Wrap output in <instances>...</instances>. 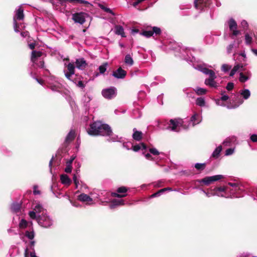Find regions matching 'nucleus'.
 <instances>
[{"instance_id":"1","label":"nucleus","mask_w":257,"mask_h":257,"mask_svg":"<svg viewBox=\"0 0 257 257\" xmlns=\"http://www.w3.org/2000/svg\"><path fill=\"white\" fill-rule=\"evenodd\" d=\"M87 133L91 136H109V141H118V137L112 135V132L109 126L102 123L100 121H95L90 124V128Z\"/></svg>"},{"instance_id":"2","label":"nucleus","mask_w":257,"mask_h":257,"mask_svg":"<svg viewBox=\"0 0 257 257\" xmlns=\"http://www.w3.org/2000/svg\"><path fill=\"white\" fill-rule=\"evenodd\" d=\"M35 219L36 220L39 225L44 228H49L53 224L52 218L48 215L47 212L38 215V217Z\"/></svg>"},{"instance_id":"3","label":"nucleus","mask_w":257,"mask_h":257,"mask_svg":"<svg viewBox=\"0 0 257 257\" xmlns=\"http://www.w3.org/2000/svg\"><path fill=\"white\" fill-rule=\"evenodd\" d=\"M186 56L188 57V58H185V59L187 61H189V59H188L189 58L190 59L189 60V61L191 63H192V66L195 69L200 71V72H202L203 73H204L206 75L207 74V73H208L210 71H211L212 70L211 69H209L207 68H206V65L204 63H202V64L196 63L195 62V58L194 57L192 56V57L191 58H190L189 57V55H190L191 56H192V55L191 54L190 49H186Z\"/></svg>"},{"instance_id":"4","label":"nucleus","mask_w":257,"mask_h":257,"mask_svg":"<svg viewBox=\"0 0 257 257\" xmlns=\"http://www.w3.org/2000/svg\"><path fill=\"white\" fill-rule=\"evenodd\" d=\"M32 210L29 212V215L32 219H35L40 213H44L47 210L43 207L42 204L38 201H34L32 205Z\"/></svg>"},{"instance_id":"5","label":"nucleus","mask_w":257,"mask_h":257,"mask_svg":"<svg viewBox=\"0 0 257 257\" xmlns=\"http://www.w3.org/2000/svg\"><path fill=\"white\" fill-rule=\"evenodd\" d=\"M15 15L13 17L14 31L16 33L20 32V26L18 21H23L24 18V10L21 6L16 9Z\"/></svg>"},{"instance_id":"6","label":"nucleus","mask_w":257,"mask_h":257,"mask_svg":"<svg viewBox=\"0 0 257 257\" xmlns=\"http://www.w3.org/2000/svg\"><path fill=\"white\" fill-rule=\"evenodd\" d=\"M44 54L42 52L33 51L31 57L32 62L40 68H44Z\"/></svg>"},{"instance_id":"7","label":"nucleus","mask_w":257,"mask_h":257,"mask_svg":"<svg viewBox=\"0 0 257 257\" xmlns=\"http://www.w3.org/2000/svg\"><path fill=\"white\" fill-rule=\"evenodd\" d=\"M215 102L217 105L225 106L228 109H231L237 108L243 103L244 101L240 98H236L235 99H231L227 105L221 102L220 99H215Z\"/></svg>"},{"instance_id":"8","label":"nucleus","mask_w":257,"mask_h":257,"mask_svg":"<svg viewBox=\"0 0 257 257\" xmlns=\"http://www.w3.org/2000/svg\"><path fill=\"white\" fill-rule=\"evenodd\" d=\"M183 121L180 118L171 119L168 122V125L165 128L174 131L178 132L181 130L182 127H183Z\"/></svg>"},{"instance_id":"9","label":"nucleus","mask_w":257,"mask_h":257,"mask_svg":"<svg viewBox=\"0 0 257 257\" xmlns=\"http://www.w3.org/2000/svg\"><path fill=\"white\" fill-rule=\"evenodd\" d=\"M229 189L228 193L229 192L230 197H240V191L241 190V186L235 183H228Z\"/></svg>"},{"instance_id":"10","label":"nucleus","mask_w":257,"mask_h":257,"mask_svg":"<svg viewBox=\"0 0 257 257\" xmlns=\"http://www.w3.org/2000/svg\"><path fill=\"white\" fill-rule=\"evenodd\" d=\"M207 75H209V78L205 80V84L212 88L218 87L219 84L215 81V79L217 77L215 72L212 70L208 73H207Z\"/></svg>"},{"instance_id":"11","label":"nucleus","mask_w":257,"mask_h":257,"mask_svg":"<svg viewBox=\"0 0 257 257\" xmlns=\"http://www.w3.org/2000/svg\"><path fill=\"white\" fill-rule=\"evenodd\" d=\"M101 93L105 98L111 99L116 96L117 90L115 87L111 86L107 88L103 89L102 90Z\"/></svg>"},{"instance_id":"12","label":"nucleus","mask_w":257,"mask_h":257,"mask_svg":"<svg viewBox=\"0 0 257 257\" xmlns=\"http://www.w3.org/2000/svg\"><path fill=\"white\" fill-rule=\"evenodd\" d=\"M224 177L222 175H216L212 176L206 177L202 179L199 180L197 181L200 183H203L206 185H209L212 182L217 181L223 178Z\"/></svg>"},{"instance_id":"13","label":"nucleus","mask_w":257,"mask_h":257,"mask_svg":"<svg viewBox=\"0 0 257 257\" xmlns=\"http://www.w3.org/2000/svg\"><path fill=\"white\" fill-rule=\"evenodd\" d=\"M67 67V71L64 70L65 77L69 80H72L74 77L75 66L74 64L69 63L67 65L65 64Z\"/></svg>"},{"instance_id":"14","label":"nucleus","mask_w":257,"mask_h":257,"mask_svg":"<svg viewBox=\"0 0 257 257\" xmlns=\"http://www.w3.org/2000/svg\"><path fill=\"white\" fill-rule=\"evenodd\" d=\"M229 30L232 32L231 37L234 39V36H236L240 34V31L237 29V23L233 19H230L228 22Z\"/></svg>"},{"instance_id":"15","label":"nucleus","mask_w":257,"mask_h":257,"mask_svg":"<svg viewBox=\"0 0 257 257\" xmlns=\"http://www.w3.org/2000/svg\"><path fill=\"white\" fill-rule=\"evenodd\" d=\"M211 0H195L194 5L196 9L202 11L204 8L209 7Z\"/></svg>"},{"instance_id":"16","label":"nucleus","mask_w":257,"mask_h":257,"mask_svg":"<svg viewBox=\"0 0 257 257\" xmlns=\"http://www.w3.org/2000/svg\"><path fill=\"white\" fill-rule=\"evenodd\" d=\"M87 14L85 13H77L72 15V19L75 23L83 24L85 22Z\"/></svg>"},{"instance_id":"17","label":"nucleus","mask_w":257,"mask_h":257,"mask_svg":"<svg viewBox=\"0 0 257 257\" xmlns=\"http://www.w3.org/2000/svg\"><path fill=\"white\" fill-rule=\"evenodd\" d=\"M78 199L87 205L93 204L92 198L85 193H81L78 196Z\"/></svg>"},{"instance_id":"18","label":"nucleus","mask_w":257,"mask_h":257,"mask_svg":"<svg viewBox=\"0 0 257 257\" xmlns=\"http://www.w3.org/2000/svg\"><path fill=\"white\" fill-rule=\"evenodd\" d=\"M127 189L125 187H120L117 189V193H112V196L118 198H122L126 196L125 193Z\"/></svg>"},{"instance_id":"19","label":"nucleus","mask_w":257,"mask_h":257,"mask_svg":"<svg viewBox=\"0 0 257 257\" xmlns=\"http://www.w3.org/2000/svg\"><path fill=\"white\" fill-rule=\"evenodd\" d=\"M48 84L49 87L53 91H60L62 88L61 84L56 80H50Z\"/></svg>"},{"instance_id":"20","label":"nucleus","mask_w":257,"mask_h":257,"mask_svg":"<svg viewBox=\"0 0 257 257\" xmlns=\"http://www.w3.org/2000/svg\"><path fill=\"white\" fill-rule=\"evenodd\" d=\"M126 75V72L121 67L118 68L112 73V76L117 79H123L125 77Z\"/></svg>"},{"instance_id":"21","label":"nucleus","mask_w":257,"mask_h":257,"mask_svg":"<svg viewBox=\"0 0 257 257\" xmlns=\"http://www.w3.org/2000/svg\"><path fill=\"white\" fill-rule=\"evenodd\" d=\"M228 189H229L228 186H227L225 187H215L213 189V191L215 192V193L225 195L226 196H224V197H229V196L228 194Z\"/></svg>"},{"instance_id":"22","label":"nucleus","mask_w":257,"mask_h":257,"mask_svg":"<svg viewBox=\"0 0 257 257\" xmlns=\"http://www.w3.org/2000/svg\"><path fill=\"white\" fill-rule=\"evenodd\" d=\"M76 67L80 69L83 70L87 66V63L84 58H80L76 59L75 61Z\"/></svg>"},{"instance_id":"23","label":"nucleus","mask_w":257,"mask_h":257,"mask_svg":"<svg viewBox=\"0 0 257 257\" xmlns=\"http://www.w3.org/2000/svg\"><path fill=\"white\" fill-rule=\"evenodd\" d=\"M125 201L123 199H114L111 201V204L109 205L110 209H114L116 206L123 205L125 204Z\"/></svg>"},{"instance_id":"24","label":"nucleus","mask_w":257,"mask_h":257,"mask_svg":"<svg viewBox=\"0 0 257 257\" xmlns=\"http://www.w3.org/2000/svg\"><path fill=\"white\" fill-rule=\"evenodd\" d=\"M200 190L207 197H210L211 196H226L225 195L219 194V193H215V192L213 191V189H208L207 191L204 190L202 189H201Z\"/></svg>"},{"instance_id":"25","label":"nucleus","mask_w":257,"mask_h":257,"mask_svg":"<svg viewBox=\"0 0 257 257\" xmlns=\"http://www.w3.org/2000/svg\"><path fill=\"white\" fill-rule=\"evenodd\" d=\"M244 69L243 68V65L240 64H237L236 65H235L233 67V68L231 69V70L230 72V74H229V76L232 77L237 72H239V71H244Z\"/></svg>"},{"instance_id":"26","label":"nucleus","mask_w":257,"mask_h":257,"mask_svg":"<svg viewBox=\"0 0 257 257\" xmlns=\"http://www.w3.org/2000/svg\"><path fill=\"white\" fill-rule=\"evenodd\" d=\"M202 120L201 116L197 113H195L191 117L190 122L192 123V125L199 123Z\"/></svg>"},{"instance_id":"27","label":"nucleus","mask_w":257,"mask_h":257,"mask_svg":"<svg viewBox=\"0 0 257 257\" xmlns=\"http://www.w3.org/2000/svg\"><path fill=\"white\" fill-rule=\"evenodd\" d=\"M60 180L62 184L66 186H69L71 183V179L66 174H62L60 176Z\"/></svg>"},{"instance_id":"28","label":"nucleus","mask_w":257,"mask_h":257,"mask_svg":"<svg viewBox=\"0 0 257 257\" xmlns=\"http://www.w3.org/2000/svg\"><path fill=\"white\" fill-rule=\"evenodd\" d=\"M239 94L242 97L241 99L243 100V99L245 100L248 99L250 96V92L248 89H244L240 90Z\"/></svg>"},{"instance_id":"29","label":"nucleus","mask_w":257,"mask_h":257,"mask_svg":"<svg viewBox=\"0 0 257 257\" xmlns=\"http://www.w3.org/2000/svg\"><path fill=\"white\" fill-rule=\"evenodd\" d=\"M114 31L115 34L120 35L122 37H125L124 29L122 26L119 25L115 26Z\"/></svg>"},{"instance_id":"30","label":"nucleus","mask_w":257,"mask_h":257,"mask_svg":"<svg viewBox=\"0 0 257 257\" xmlns=\"http://www.w3.org/2000/svg\"><path fill=\"white\" fill-rule=\"evenodd\" d=\"M134 133L133 134V139L137 141H140L142 138V133L137 131L136 128L133 129Z\"/></svg>"},{"instance_id":"31","label":"nucleus","mask_w":257,"mask_h":257,"mask_svg":"<svg viewBox=\"0 0 257 257\" xmlns=\"http://www.w3.org/2000/svg\"><path fill=\"white\" fill-rule=\"evenodd\" d=\"M132 148L134 151L138 152L139 150H145L147 149V146L144 143H141L136 145L133 146L132 145Z\"/></svg>"},{"instance_id":"32","label":"nucleus","mask_w":257,"mask_h":257,"mask_svg":"<svg viewBox=\"0 0 257 257\" xmlns=\"http://www.w3.org/2000/svg\"><path fill=\"white\" fill-rule=\"evenodd\" d=\"M12 211L15 213H19L21 211V204L19 203H13L11 206Z\"/></svg>"},{"instance_id":"33","label":"nucleus","mask_w":257,"mask_h":257,"mask_svg":"<svg viewBox=\"0 0 257 257\" xmlns=\"http://www.w3.org/2000/svg\"><path fill=\"white\" fill-rule=\"evenodd\" d=\"M146 158L149 160L154 161L156 162V164L162 159L161 156L153 157L149 153L145 154L143 153Z\"/></svg>"},{"instance_id":"34","label":"nucleus","mask_w":257,"mask_h":257,"mask_svg":"<svg viewBox=\"0 0 257 257\" xmlns=\"http://www.w3.org/2000/svg\"><path fill=\"white\" fill-rule=\"evenodd\" d=\"M75 138V132L73 130H71L68 134L67 135L65 142L66 143H69Z\"/></svg>"},{"instance_id":"35","label":"nucleus","mask_w":257,"mask_h":257,"mask_svg":"<svg viewBox=\"0 0 257 257\" xmlns=\"http://www.w3.org/2000/svg\"><path fill=\"white\" fill-rule=\"evenodd\" d=\"M124 61L126 65L130 66H132L134 64V60L130 54L125 55Z\"/></svg>"},{"instance_id":"36","label":"nucleus","mask_w":257,"mask_h":257,"mask_svg":"<svg viewBox=\"0 0 257 257\" xmlns=\"http://www.w3.org/2000/svg\"><path fill=\"white\" fill-rule=\"evenodd\" d=\"M51 3L56 9H58V7L59 6H65L66 1L65 0H52Z\"/></svg>"},{"instance_id":"37","label":"nucleus","mask_w":257,"mask_h":257,"mask_svg":"<svg viewBox=\"0 0 257 257\" xmlns=\"http://www.w3.org/2000/svg\"><path fill=\"white\" fill-rule=\"evenodd\" d=\"M222 149V148L221 146L220 145L218 146L213 152L212 154V157L214 158H217L219 156Z\"/></svg>"},{"instance_id":"38","label":"nucleus","mask_w":257,"mask_h":257,"mask_svg":"<svg viewBox=\"0 0 257 257\" xmlns=\"http://www.w3.org/2000/svg\"><path fill=\"white\" fill-rule=\"evenodd\" d=\"M196 104L197 105L200 107H204L206 106V102L204 98L203 97H198L196 99Z\"/></svg>"},{"instance_id":"39","label":"nucleus","mask_w":257,"mask_h":257,"mask_svg":"<svg viewBox=\"0 0 257 257\" xmlns=\"http://www.w3.org/2000/svg\"><path fill=\"white\" fill-rule=\"evenodd\" d=\"M194 91L198 95L205 94L207 92V90L206 89L199 87H197L194 88Z\"/></svg>"},{"instance_id":"40","label":"nucleus","mask_w":257,"mask_h":257,"mask_svg":"<svg viewBox=\"0 0 257 257\" xmlns=\"http://www.w3.org/2000/svg\"><path fill=\"white\" fill-rule=\"evenodd\" d=\"M245 43L247 45H250L252 42V36L246 33L245 34L244 36Z\"/></svg>"},{"instance_id":"41","label":"nucleus","mask_w":257,"mask_h":257,"mask_svg":"<svg viewBox=\"0 0 257 257\" xmlns=\"http://www.w3.org/2000/svg\"><path fill=\"white\" fill-rule=\"evenodd\" d=\"M108 65V63L105 62L99 66L98 70L99 71V74H103L104 73L107 69Z\"/></svg>"},{"instance_id":"42","label":"nucleus","mask_w":257,"mask_h":257,"mask_svg":"<svg viewBox=\"0 0 257 257\" xmlns=\"http://www.w3.org/2000/svg\"><path fill=\"white\" fill-rule=\"evenodd\" d=\"M149 152L151 154L154 156H164V154L162 152H159L156 148H150Z\"/></svg>"},{"instance_id":"43","label":"nucleus","mask_w":257,"mask_h":257,"mask_svg":"<svg viewBox=\"0 0 257 257\" xmlns=\"http://www.w3.org/2000/svg\"><path fill=\"white\" fill-rule=\"evenodd\" d=\"M249 79L248 76H246L243 73L240 72L239 73V80L242 83H244Z\"/></svg>"},{"instance_id":"44","label":"nucleus","mask_w":257,"mask_h":257,"mask_svg":"<svg viewBox=\"0 0 257 257\" xmlns=\"http://www.w3.org/2000/svg\"><path fill=\"white\" fill-rule=\"evenodd\" d=\"M29 224V222L24 219H22L19 223V227L20 228H26Z\"/></svg>"},{"instance_id":"45","label":"nucleus","mask_w":257,"mask_h":257,"mask_svg":"<svg viewBox=\"0 0 257 257\" xmlns=\"http://www.w3.org/2000/svg\"><path fill=\"white\" fill-rule=\"evenodd\" d=\"M231 66L229 64H223L221 66V70L222 71L226 73L231 69Z\"/></svg>"},{"instance_id":"46","label":"nucleus","mask_w":257,"mask_h":257,"mask_svg":"<svg viewBox=\"0 0 257 257\" xmlns=\"http://www.w3.org/2000/svg\"><path fill=\"white\" fill-rule=\"evenodd\" d=\"M74 83H75L77 86L83 88L85 87V85L83 84V82L81 80L77 81L74 79V78H72V80H71Z\"/></svg>"},{"instance_id":"47","label":"nucleus","mask_w":257,"mask_h":257,"mask_svg":"<svg viewBox=\"0 0 257 257\" xmlns=\"http://www.w3.org/2000/svg\"><path fill=\"white\" fill-rule=\"evenodd\" d=\"M99 7L102 9L104 11H105V12L106 13H109V14H111L112 15L114 16V13L111 10H110L109 8H108L107 7H105L104 6H103V5L102 4H99Z\"/></svg>"},{"instance_id":"48","label":"nucleus","mask_w":257,"mask_h":257,"mask_svg":"<svg viewBox=\"0 0 257 257\" xmlns=\"http://www.w3.org/2000/svg\"><path fill=\"white\" fill-rule=\"evenodd\" d=\"M235 42H233L230 44L226 48L227 53L228 54H230L232 52L233 49L235 48Z\"/></svg>"},{"instance_id":"49","label":"nucleus","mask_w":257,"mask_h":257,"mask_svg":"<svg viewBox=\"0 0 257 257\" xmlns=\"http://www.w3.org/2000/svg\"><path fill=\"white\" fill-rule=\"evenodd\" d=\"M152 31L153 32V35L155 34L156 36L160 35L162 32L161 29L157 27H153Z\"/></svg>"},{"instance_id":"50","label":"nucleus","mask_w":257,"mask_h":257,"mask_svg":"<svg viewBox=\"0 0 257 257\" xmlns=\"http://www.w3.org/2000/svg\"><path fill=\"white\" fill-rule=\"evenodd\" d=\"M205 163H196L195 164V168L198 170H203L205 168Z\"/></svg>"},{"instance_id":"51","label":"nucleus","mask_w":257,"mask_h":257,"mask_svg":"<svg viewBox=\"0 0 257 257\" xmlns=\"http://www.w3.org/2000/svg\"><path fill=\"white\" fill-rule=\"evenodd\" d=\"M29 253L31 257H38L36 256L34 250L31 251L29 252L28 249L26 248L25 250V257H28Z\"/></svg>"},{"instance_id":"52","label":"nucleus","mask_w":257,"mask_h":257,"mask_svg":"<svg viewBox=\"0 0 257 257\" xmlns=\"http://www.w3.org/2000/svg\"><path fill=\"white\" fill-rule=\"evenodd\" d=\"M25 235L27 236L29 239L32 240L34 237V230H32L31 231H26L25 232Z\"/></svg>"},{"instance_id":"53","label":"nucleus","mask_w":257,"mask_h":257,"mask_svg":"<svg viewBox=\"0 0 257 257\" xmlns=\"http://www.w3.org/2000/svg\"><path fill=\"white\" fill-rule=\"evenodd\" d=\"M141 34L147 38H149L153 36V32H152V31H145L141 33Z\"/></svg>"},{"instance_id":"54","label":"nucleus","mask_w":257,"mask_h":257,"mask_svg":"<svg viewBox=\"0 0 257 257\" xmlns=\"http://www.w3.org/2000/svg\"><path fill=\"white\" fill-rule=\"evenodd\" d=\"M79 176L76 174H74L73 177V180L75 184L76 188L78 187L79 184Z\"/></svg>"},{"instance_id":"55","label":"nucleus","mask_w":257,"mask_h":257,"mask_svg":"<svg viewBox=\"0 0 257 257\" xmlns=\"http://www.w3.org/2000/svg\"><path fill=\"white\" fill-rule=\"evenodd\" d=\"M234 153V148H229L225 151V155L230 156L232 155Z\"/></svg>"},{"instance_id":"56","label":"nucleus","mask_w":257,"mask_h":257,"mask_svg":"<svg viewBox=\"0 0 257 257\" xmlns=\"http://www.w3.org/2000/svg\"><path fill=\"white\" fill-rule=\"evenodd\" d=\"M164 192V190H160L159 191H158V192L153 194L151 196V198H154V197H158V196H159L162 193H163Z\"/></svg>"},{"instance_id":"57","label":"nucleus","mask_w":257,"mask_h":257,"mask_svg":"<svg viewBox=\"0 0 257 257\" xmlns=\"http://www.w3.org/2000/svg\"><path fill=\"white\" fill-rule=\"evenodd\" d=\"M91 97L87 94L85 95L83 97V100L85 103L89 102L91 100Z\"/></svg>"},{"instance_id":"58","label":"nucleus","mask_w":257,"mask_h":257,"mask_svg":"<svg viewBox=\"0 0 257 257\" xmlns=\"http://www.w3.org/2000/svg\"><path fill=\"white\" fill-rule=\"evenodd\" d=\"M122 146L123 148H125L126 149L130 150V147H132V144L130 142L124 143L122 145Z\"/></svg>"},{"instance_id":"59","label":"nucleus","mask_w":257,"mask_h":257,"mask_svg":"<svg viewBox=\"0 0 257 257\" xmlns=\"http://www.w3.org/2000/svg\"><path fill=\"white\" fill-rule=\"evenodd\" d=\"M72 171V167L71 165L68 164L66 163V167L65 169V172L67 173H70Z\"/></svg>"},{"instance_id":"60","label":"nucleus","mask_w":257,"mask_h":257,"mask_svg":"<svg viewBox=\"0 0 257 257\" xmlns=\"http://www.w3.org/2000/svg\"><path fill=\"white\" fill-rule=\"evenodd\" d=\"M70 2L76 4H88L87 1L83 0H70Z\"/></svg>"},{"instance_id":"61","label":"nucleus","mask_w":257,"mask_h":257,"mask_svg":"<svg viewBox=\"0 0 257 257\" xmlns=\"http://www.w3.org/2000/svg\"><path fill=\"white\" fill-rule=\"evenodd\" d=\"M234 87V84L232 82H229L227 84V86L226 87V88L228 91L231 90Z\"/></svg>"},{"instance_id":"62","label":"nucleus","mask_w":257,"mask_h":257,"mask_svg":"<svg viewBox=\"0 0 257 257\" xmlns=\"http://www.w3.org/2000/svg\"><path fill=\"white\" fill-rule=\"evenodd\" d=\"M221 94V97H220V99L221 101H226L228 99L229 96L228 95L224 94L223 92H222Z\"/></svg>"},{"instance_id":"63","label":"nucleus","mask_w":257,"mask_h":257,"mask_svg":"<svg viewBox=\"0 0 257 257\" xmlns=\"http://www.w3.org/2000/svg\"><path fill=\"white\" fill-rule=\"evenodd\" d=\"M250 140L253 142H257V135H252L250 137Z\"/></svg>"},{"instance_id":"64","label":"nucleus","mask_w":257,"mask_h":257,"mask_svg":"<svg viewBox=\"0 0 257 257\" xmlns=\"http://www.w3.org/2000/svg\"><path fill=\"white\" fill-rule=\"evenodd\" d=\"M251 195L254 200L257 199V189L252 191Z\"/></svg>"}]
</instances>
